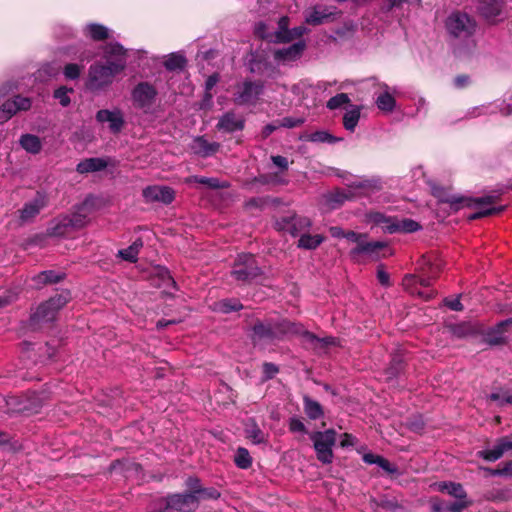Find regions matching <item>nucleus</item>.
I'll return each instance as SVG.
<instances>
[{"instance_id": "nucleus-63", "label": "nucleus", "mask_w": 512, "mask_h": 512, "mask_svg": "<svg viewBox=\"0 0 512 512\" xmlns=\"http://www.w3.org/2000/svg\"><path fill=\"white\" fill-rule=\"evenodd\" d=\"M381 457L382 456L376 454L367 453L363 455V461L367 464H378Z\"/></svg>"}, {"instance_id": "nucleus-14", "label": "nucleus", "mask_w": 512, "mask_h": 512, "mask_svg": "<svg viewBox=\"0 0 512 512\" xmlns=\"http://www.w3.org/2000/svg\"><path fill=\"white\" fill-rule=\"evenodd\" d=\"M504 0H481L478 5L480 15L489 23L495 24L503 21Z\"/></svg>"}, {"instance_id": "nucleus-43", "label": "nucleus", "mask_w": 512, "mask_h": 512, "mask_svg": "<svg viewBox=\"0 0 512 512\" xmlns=\"http://www.w3.org/2000/svg\"><path fill=\"white\" fill-rule=\"evenodd\" d=\"M185 58L183 55L178 53L170 54L164 62L165 67L168 70L174 71L182 69L185 66Z\"/></svg>"}, {"instance_id": "nucleus-49", "label": "nucleus", "mask_w": 512, "mask_h": 512, "mask_svg": "<svg viewBox=\"0 0 512 512\" xmlns=\"http://www.w3.org/2000/svg\"><path fill=\"white\" fill-rule=\"evenodd\" d=\"M84 69L83 65L66 64V79H77Z\"/></svg>"}, {"instance_id": "nucleus-27", "label": "nucleus", "mask_w": 512, "mask_h": 512, "mask_svg": "<svg viewBox=\"0 0 512 512\" xmlns=\"http://www.w3.org/2000/svg\"><path fill=\"white\" fill-rule=\"evenodd\" d=\"M19 145L22 149H24L27 153L36 155L40 153L42 149V143L38 136L34 134H22L19 138Z\"/></svg>"}, {"instance_id": "nucleus-53", "label": "nucleus", "mask_w": 512, "mask_h": 512, "mask_svg": "<svg viewBox=\"0 0 512 512\" xmlns=\"http://www.w3.org/2000/svg\"><path fill=\"white\" fill-rule=\"evenodd\" d=\"M344 238H346L348 241L355 243L357 246V245H359V242H361L363 239H367L368 236H367V234L356 233L354 231H348L345 234Z\"/></svg>"}, {"instance_id": "nucleus-54", "label": "nucleus", "mask_w": 512, "mask_h": 512, "mask_svg": "<svg viewBox=\"0 0 512 512\" xmlns=\"http://www.w3.org/2000/svg\"><path fill=\"white\" fill-rule=\"evenodd\" d=\"M468 502L465 499H460L459 501L450 504L445 508V510L449 512H462L467 506Z\"/></svg>"}, {"instance_id": "nucleus-13", "label": "nucleus", "mask_w": 512, "mask_h": 512, "mask_svg": "<svg viewBox=\"0 0 512 512\" xmlns=\"http://www.w3.org/2000/svg\"><path fill=\"white\" fill-rule=\"evenodd\" d=\"M198 507V498L194 494H174L166 499L165 508L174 512H192Z\"/></svg>"}, {"instance_id": "nucleus-15", "label": "nucleus", "mask_w": 512, "mask_h": 512, "mask_svg": "<svg viewBox=\"0 0 512 512\" xmlns=\"http://www.w3.org/2000/svg\"><path fill=\"white\" fill-rule=\"evenodd\" d=\"M264 86L261 82L245 81L238 87L234 102L239 105L252 104L263 93Z\"/></svg>"}, {"instance_id": "nucleus-47", "label": "nucleus", "mask_w": 512, "mask_h": 512, "mask_svg": "<svg viewBox=\"0 0 512 512\" xmlns=\"http://www.w3.org/2000/svg\"><path fill=\"white\" fill-rule=\"evenodd\" d=\"M489 399L497 402L499 405L512 404V393L508 391L492 393L489 395Z\"/></svg>"}, {"instance_id": "nucleus-38", "label": "nucleus", "mask_w": 512, "mask_h": 512, "mask_svg": "<svg viewBox=\"0 0 512 512\" xmlns=\"http://www.w3.org/2000/svg\"><path fill=\"white\" fill-rule=\"evenodd\" d=\"M247 438L254 444H262L267 442V434H265L255 423L248 424L245 429Z\"/></svg>"}, {"instance_id": "nucleus-30", "label": "nucleus", "mask_w": 512, "mask_h": 512, "mask_svg": "<svg viewBox=\"0 0 512 512\" xmlns=\"http://www.w3.org/2000/svg\"><path fill=\"white\" fill-rule=\"evenodd\" d=\"M403 286L411 294L417 295L425 300H428L433 296L432 291H422L419 289L417 275H406L403 279Z\"/></svg>"}, {"instance_id": "nucleus-61", "label": "nucleus", "mask_w": 512, "mask_h": 512, "mask_svg": "<svg viewBox=\"0 0 512 512\" xmlns=\"http://www.w3.org/2000/svg\"><path fill=\"white\" fill-rule=\"evenodd\" d=\"M377 279L383 286H388L389 282V274L383 269H378L377 271Z\"/></svg>"}, {"instance_id": "nucleus-45", "label": "nucleus", "mask_w": 512, "mask_h": 512, "mask_svg": "<svg viewBox=\"0 0 512 512\" xmlns=\"http://www.w3.org/2000/svg\"><path fill=\"white\" fill-rule=\"evenodd\" d=\"M89 36L94 40H104L108 38V29L100 24H90L87 26Z\"/></svg>"}, {"instance_id": "nucleus-28", "label": "nucleus", "mask_w": 512, "mask_h": 512, "mask_svg": "<svg viewBox=\"0 0 512 512\" xmlns=\"http://www.w3.org/2000/svg\"><path fill=\"white\" fill-rule=\"evenodd\" d=\"M107 166L108 161L104 158H88L77 165V171L79 173L97 172L105 169Z\"/></svg>"}, {"instance_id": "nucleus-57", "label": "nucleus", "mask_w": 512, "mask_h": 512, "mask_svg": "<svg viewBox=\"0 0 512 512\" xmlns=\"http://www.w3.org/2000/svg\"><path fill=\"white\" fill-rule=\"evenodd\" d=\"M303 123L302 119H294V118H284L281 121V126L287 127V128H294Z\"/></svg>"}, {"instance_id": "nucleus-48", "label": "nucleus", "mask_w": 512, "mask_h": 512, "mask_svg": "<svg viewBox=\"0 0 512 512\" xmlns=\"http://www.w3.org/2000/svg\"><path fill=\"white\" fill-rule=\"evenodd\" d=\"M195 493H197L198 501L201 499H218L220 497L219 491L214 488L196 489Z\"/></svg>"}, {"instance_id": "nucleus-40", "label": "nucleus", "mask_w": 512, "mask_h": 512, "mask_svg": "<svg viewBox=\"0 0 512 512\" xmlns=\"http://www.w3.org/2000/svg\"><path fill=\"white\" fill-rule=\"evenodd\" d=\"M303 336H304L305 340L307 342L311 343L314 346V348H316V349H320V348H324L326 346L337 344V340L334 337L318 338L314 334L307 332V331L303 334Z\"/></svg>"}, {"instance_id": "nucleus-6", "label": "nucleus", "mask_w": 512, "mask_h": 512, "mask_svg": "<svg viewBox=\"0 0 512 512\" xmlns=\"http://www.w3.org/2000/svg\"><path fill=\"white\" fill-rule=\"evenodd\" d=\"M64 306V298L61 295L50 298L40 304L31 315V321L35 324L52 322Z\"/></svg>"}, {"instance_id": "nucleus-29", "label": "nucleus", "mask_w": 512, "mask_h": 512, "mask_svg": "<svg viewBox=\"0 0 512 512\" xmlns=\"http://www.w3.org/2000/svg\"><path fill=\"white\" fill-rule=\"evenodd\" d=\"M192 149L195 154L201 155L203 157H207V156H210L218 151L219 144L209 143L203 137H197L193 141Z\"/></svg>"}, {"instance_id": "nucleus-56", "label": "nucleus", "mask_w": 512, "mask_h": 512, "mask_svg": "<svg viewBox=\"0 0 512 512\" xmlns=\"http://www.w3.org/2000/svg\"><path fill=\"white\" fill-rule=\"evenodd\" d=\"M378 466H380L383 470H385L387 473L389 474H395L397 473V468L396 466L392 465L387 459H385L384 457H381V459L379 460Z\"/></svg>"}, {"instance_id": "nucleus-8", "label": "nucleus", "mask_w": 512, "mask_h": 512, "mask_svg": "<svg viewBox=\"0 0 512 512\" xmlns=\"http://www.w3.org/2000/svg\"><path fill=\"white\" fill-rule=\"evenodd\" d=\"M32 106V99L22 95H15L0 105V124L6 123L18 112L28 111Z\"/></svg>"}, {"instance_id": "nucleus-39", "label": "nucleus", "mask_w": 512, "mask_h": 512, "mask_svg": "<svg viewBox=\"0 0 512 512\" xmlns=\"http://www.w3.org/2000/svg\"><path fill=\"white\" fill-rule=\"evenodd\" d=\"M304 411L306 415L313 420L319 419L323 416L321 405L309 397H304Z\"/></svg>"}, {"instance_id": "nucleus-44", "label": "nucleus", "mask_w": 512, "mask_h": 512, "mask_svg": "<svg viewBox=\"0 0 512 512\" xmlns=\"http://www.w3.org/2000/svg\"><path fill=\"white\" fill-rule=\"evenodd\" d=\"M234 461L236 465L241 469H247L251 466V456L245 448H238L235 454Z\"/></svg>"}, {"instance_id": "nucleus-32", "label": "nucleus", "mask_w": 512, "mask_h": 512, "mask_svg": "<svg viewBox=\"0 0 512 512\" xmlns=\"http://www.w3.org/2000/svg\"><path fill=\"white\" fill-rule=\"evenodd\" d=\"M323 241V236L319 234L311 235L308 232H306L300 236L298 240V247L302 249L312 250L316 249Z\"/></svg>"}, {"instance_id": "nucleus-18", "label": "nucleus", "mask_w": 512, "mask_h": 512, "mask_svg": "<svg viewBox=\"0 0 512 512\" xmlns=\"http://www.w3.org/2000/svg\"><path fill=\"white\" fill-rule=\"evenodd\" d=\"M96 120L101 123H108L109 130L117 134L124 126L123 113L119 109H102L96 113Z\"/></svg>"}, {"instance_id": "nucleus-35", "label": "nucleus", "mask_w": 512, "mask_h": 512, "mask_svg": "<svg viewBox=\"0 0 512 512\" xmlns=\"http://www.w3.org/2000/svg\"><path fill=\"white\" fill-rule=\"evenodd\" d=\"M438 489L440 491L447 492L449 495H451L459 500L466 498V492L463 489V486L459 483L441 482L438 484Z\"/></svg>"}, {"instance_id": "nucleus-33", "label": "nucleus", "mask_w": 512, "mask_h": 512, "mask_svg": "<svg viewBox=\"0 0 512 512\" xmlns=\"http://www.w3.org/2000/svg\"><path fill=\"white\" fill-rule=\"evenodd\" d=\"M243 305L237 299H223L214 304L213 309L217 312L228 314L234 311H239Z\"/></svg>"}, {"instance_id": "nucleus-41", "label": "nucleus", "mask_w": 512, "mask_h": 512, "mask_svg": "<svg viewBox=\"0 0 512 512\" xmlns=\"http://www.w3.org/2000/svg\"><path fill=\"white\" fill-rule=\"evenodd\" d=\"M142 247L141 241H135L129 247L119 250V256L129 262H136L140 248Z\"/></svg>"}, {"instance_id": "nucleus-51", "label": "nucleus", "mask_w": 512, "mask_h": 512, "mask_svg": "<svg viewBox=\"0 0 512 512\" xmlns=\"http://www.w3.org/2000/svg\"><path fill=\"white\" fill-rule=\"evenodd\" d=\"M279 369L278 367L273 363H264L263 364V379L269 380L272 379L277 373Z\"/></svg>"}, {"instance_id": "nucleus-20", "label": "nucleus", "mask_w": 512, "mask_h": 512, "mask_svg": "<svg viewBox=\"0 0 512 512\" xmlns=\"http://www.w3.org/2000/svg\"><path fill=\"white\" fill-rule=\"evenodd\" d=\"M306 48V44L304 41H299L297 43L292 44L287 48L278 49L274 52V59L278 63L287 64L299 59L304 50Z\"/></svg>"}, {"instance_id": "nucleus-19", "label": "nucleus", "mask_w": 512, "mask_h": 512, "mask_svg": "<svg viewBox=\"0 0 512 512\" xmlns=\"http://www.w3.org/2000/svg\"><path fill=\"white\" fill-rule=\"evenodd\" d=\"M510 450H512V440L508 437H501L496 440L492 448L479 451L478 456L486 461L494 462Z\"/></svg>"}, {"instance_id": "nucleus-25", "label": "nucleus", "mask_w": 512, "mask_h": 512, "mask_svg": "<svg viewBox=\"0 0 512 512\" xmlns=\"http://www.w3.org/2000/svg\"><path fill=\"white\" fill-rule=\"evenodd\" d=\"M62 279V276L60 274H56L52 270H45L37 275H34L30 279L29 286L33 289H41L46 284H53L57 283Z\"/></svg>"}, {"instance_id": "nucleus-17", "label": "nucleus", "mask_w": 512, "mask_h": 512, "mask_svg": "<svg viewBox=\"0 0 512 512\" xmlns=\"http://www.w3.org/2000/svg\"><path fill=\"white\" fill-rule=\"evenodd\" d=\"M512 330V318L501 321L495 327L488 329L484 339L489 345H500L507 341Z\"/></svg>"}, {"instance_id": "nucleus-46", "label": "nucleus", "mask_w": 512, "mask_h": 512, "mask_svg": "<svg viewBox=\"0 0 512 512\" xmlns=\"http://www.w3.org/2000/svg\"><path fill=\"white\" fill-rule=\"evenodd\" d=\"M350 99L346 93H339L334 97L330 98L327 102V108L330 110H335L342 107L345 104H348Z\"/></svg>"}, {"instance_id": "nucleus-24", "label": "nucleus", "mask_w": 512, "mask_h": 512, "mask_svg": "<svg viewBox=\"0 0 512 512\" xmlns=\"http://www.w3.org/2000/svg\"><path fill=\"white\" fill-rule=\"evenodd\" d=\"M495 201V197L493 196H486V197H478L473 199V202L479 207V211L472 214L469 219H478L481 217L489 216L492 214H496L502 211L503 208L499 207H491V208H485L484 206L490 205Z\"/></svg>"}, {"instance_id": "nucleus-21", "label": "nucleus", "mask_w": 512, "mask_h": 512, "mask_svg": "<svg viewBox=\"0 0 512 512\" xmlns=\"http://www.w3.org/2000/svg\"><path fill=\"white\" fill-rule=\"evenodd\" d=\"M333 15L331 8L315 5L305 11V22L309 25L317 26L326 22Z\"/></svg>"}, {"instance_id": "nucleus-7", "label": "nucleus", "mask_w": 512, "mask_h": 512, "mask_svg": "<svg viewBox=\"0 0 512 512\" xmlns=\"http://www.w3.org/2000/svg\"><path fill=\"white\" fill-rule=\"evenodd\" d=\"M45 399L43 393L33 391L27 395L11 399L8 404L15 412L34 414L38 412Z\"/></svg>"}, {"instance_id": "nucleus-34", "label": "nucleus", "mask_w": 512, "mask_h": 512, "mask_svg": "<svg viewBox=\"0 0 512 512\" xmlns=\"http://www.w3.org/2000/svg\"><path fill=\"white\" fill-rule=\"evenodd\" d=\"M289 26V18L287 16L281 17L278 21V29L273 36V41L278 43H287L289 42V34L290 29Z\"/></svg>"}, {"instance_id": "nucleus-50", "label": "nucleus", "mask_w": 512, "mask_h": 512, "mask_svg": "<svg viewBox=\"0 0 512 512\" xmlns=\"http://www.w3.org/2000/svg\"><path fill=\"white\" fill-rule=\"evenodd\" d=\"M312 142H335L336 139L326 131H317L309 136Z\"/></svg>"}, {"instance_id": "nucleus-12", "label": "nucleus", "mask_w": 512, "mask_h": 512, "mask_svg": "<svg viewBox=\"0 0 512 512\" xmlns=\"http://www.w3.org/2000/svg\"><path fill=\"white\" fill-rule=\"evenodd\" d=\"M98 199L93 196H88L85 200L75 207L72 212L69 223L73 227H83L89 221L90 214L96 209Z\"/></svg>"}, {"instance_id": "nucleus-4", "label": "nucleus", "mask_w": 512, "mask_h": 512, "mask_svg": "<svg viewBox=\"0 0 512 512\" xmlns=\"http://www.w3.org/2000/svg\"><path fill=\"white\" fill-rule=\"evenodd\" d=\"M261 269L251 254L238 255L231 272L235 280L246 283L261 275Z\"/></svg>"}, {"instance_id": "nucleus-31", "label": "nucleus", "mask_w": 512, "mask_h": 512, "mask_svg": "<svg viewBox=\"0 0 512 512\" xmlns=\"http://www.w3.org/2000/svg\"><path fill=\"white\" fill-rule=\"evenodd\" d=\"M327 83H318L316 86L311 85L307 82H300L293 86L292 91L294 94L300 95L302 94V98H308L309 95L316 94L317 89H326Z\"/></svg>"}, {"instance_id": "nucleus-10", "label": "nucleus", "mask_w": 512, "mask_h": 512, "mask_svg": "<svg viewBox=\"0 0 512 512\" xmlns=\"http://www.w3.org/2000/svg\"><path fill=\"white\" fill-rule=\"evenodd\" d=\"M48 204L47 195L44 192L38 191L36 195L24 203L23 207L19 210V219L21 224H28L35 220L42 209Z\"/></svg>"}, {"instance_id": "nucleus-62", "label": "nucleus", "mask_w": 512, "mask_h": 512, "mask_svg": "<svg viewBox=\"0 0 512 512\" xmlns=\"http://www.w3.org/2000/svg\"><path fill=\"white\" fill-rule=\"evenodd\" d=\"M493 475H506L512 474V461L505 463L503 469L492 471Z\"/></svg>"}, {"instance_id": "nucleus-26", "label": "nucleus", "mask_w": 512, "mask_h": 512, "mask_svg": "<svg viewBox=\"0 0 512 512\" xmlns=\"http://www.w3.org/2000/svg\"><path fill=\"white\" fill-rule=\"evenodd\" d=\"M381 88L383 89V92L378 95L376 98V106L378 109L384 112H392L395 108L396 101L393 97V94L395 92V89L391 91L388 85L382 84Z\"/></svg>"}, {"instance_id": "nucleus-9", "label": "nucleus", "mask_w": 512, "mask_h": 512, "mask_svg": "<svg viewBox=\"0 0 512 512\" xmlns=\"http://www.w3.org/2000/svg\"><path fill=\"white\" fill-rule=\"evenodd\" d=\"M311 226L312 222L309 218L296 215L282 217L275 222L277 230L288 232L294 237L308 232Z\"/></svg>"}, {"instance_id": "nucleus-1", "label": "nucleus", "mask_w": 512, "mask_h": 512, "mask_svg": "<svg viewBox=\"0 0 512 512\" xmlns=\"http://www.w3.org/2000/svg\"><path fill=\"white\" fill-rule=\"evenodd\" d=\"M105 53L115 56V59L107 60L105 64L97 62L90 66L86 85L91 91H101L110 86L116 75L126 66L125 50L120 44L107 45Z\"/></svg>"}, {"instance_id": "nucleus-22", "label": "nucleus", "mask_w": 512, "mask_h": 512, "mask_svg": "<svg viewBox=\"0 0 512 512\" xmlns=\"http://www.w3.org/2000/svg\"><path fill=\"white\" fill-rule=\"evenodd\" d=\"M385 247V243L380 241H367V239H363L359 242V245L354 247L350 251V255L352 258H357L360 255H367L373 257L377 254L379 250Z\"/></svg>"}, {"instance_id": "nucleus-2", "label": "nucleus", "mask_w": 512, "mask_h": 512, "mask_svg": "<svg viewBox=\"0 0 512 512\" xmlns=\"http://www.w3.org/2000/svg\"><path fill=\"white\" fill-rule=\"evenodd\" d=\"M365 222L382 228L385 233H412L420 229V225L412 219H399L387 216L378 211L365 214Z\"/></svg>"}, {"instance_id": "nucleus-60", "label": "nucleus", "mask_w": 512, "mask_h": 512, "mask_svg": "<svg viewBox=\"0 0 512 512\" xmlns=\"http://www.w3.org/2000/svg\"><path fill=\"white\" fill-rule=\"evenodd\" d=\"M445 304L454 311H461L463 310V305L461 304L460 300L458 298L451 299V300H445Z\"/></svg>"}, {"instance_id": "nucleus-3", "label": "nucleus", "mask_w": 512, "mask_h": 512, "mask_svg": "<svg viewBox=\"0 0 512 512\" xmlns=\"http://www.w3.org/2000/svg\"><path fill=\"white\" fill-rule=\"evenodd\" d=\"M317 459L323 464H330L333 461V446L336 442V432L333 429L313 432L310 434Z\"/></svg>"}, {"instance_id": "nucleus-55", "label": "nucleus", "mask_w": 512, "mask_h": 512, "mask_svg": "<svg viewBox=\"0 0 512 512\" xmlns=\"http://www.w3.org/2000/svg\"><path fill=\"white\" fill-rule=\"evenodd\" d=\"M289 429L292 432H306L305 425L303 422L298 418H291L289 422Z\"/></svg>"}, {"instance_id": "nucleus-23", "label": "nucleus", "mask_w": 512, "mask_h": 512, "mask_svg": "<svg viewBox=\"0 0 512 512\" xmlns=\"http://www.w3.org/2000/svg\"><path fill=\"white\" fill-rule=\"evenodd\" d=\"M217 128L227 133L239 131L244 128V120L237 118L234 113L228 112L219 119Z\"/></svg>"}, {"instance_id": "nucleus-59", "label": "nucleus", "mask_w": 512, "mask_h": 512, "mask_svg": "<svg viewBox=\"0 0 512 512\" xmlns=\"http://www.w3.org/2000/svg\"><path fill=\"white\" fill-rule=\"evenodd\" d=\"M271 159L277 167H279L283 170H286L288 168V161L285 157L277 155V156H272Z\"/></svg>"}, {"instance_id": "nucleus-42", "label": "nucleus", "mask_w": 512, "mask_h": 512, "mask_svg": "<svg viewBox=\"0 0 512 512\" xmlns=\"http://www.w3.org/2000/svg\"><path fill=\"white\" fill-rule=\"evenodd\" d=\"M186 182H197L213 189L226 188V182H221L217 178L192 176L186 179Z\"/></svg>"}, {"instance_id": "nucleus-37", "label": "nucleus", "mask_w": 512, "mask_h": 512, "mask_svg": "<svg viewBox=\"0 0 512 512\" xmlns=\"http://www.w3.org/2000/svg\"><path fill=\"white\" fill-rule=\"evenodd\" d=\"M360 119V108L354 106L352 109L346 111L343 117V125L346 130L353 132Z\"/></svg>"}, {"instance_id": "nucleus-16", "label": "nucleus", "mask_w": 512, "mask_h": 512, "mask_svg": "<svg viewBox=\"0 0 512 512\" xmlns=\"http://www.w3.org/2000/svg\"><path fill=\"white\" fill-rule=\"evenodd\" d=\"M157 95L156 89L147 82L139 83L132 91V100L136 107L148 109Z\"/></svg>"}, {"instance_id": "nucleus-52", "label": "nucleus", "mask_w": 512, "mask_h": 512, "mask_svg": "<svg viewBox=\"0 0 512 512\" xmlns=\"http://www.w3.org/2000/svg\"><path fill=\"white\" fill-rule=\"evenodd\" d=\"M253 331L259 337H270L272 335L271 329L263 323L256 324Z\"/></svg>"}, {"instance_id": "nucleus-36", "label": "nucleus", "mask_w": 512, "mask_h": 512, "mask_svg": "<svg viewBox=\"0 0 512 512\" xmlns=\"http://www.w3.org/2000/svg\"><path fill=\"white\" fill-rule=\"evenodd\" d=\"M347 199H349V195L345 192L336 191L333 193H328L324 195L325 205L329 210H333L342 205Z\"/></svg>"}, {"instance_id": "nucleus-64", "label": "nucleus", "mask_w": 512, "mask_h": 512, "mask_svg": "<svg viewBox=\"0 0 512 512\" xmlns=\"http://www.w3.org/2000/svg\"><path fill=\"white\" fill-rule=\"evenodd\" d=\"M453 333L459 337L467 336L470 333V327L465 325L457 326L453 329Z\"/></svg>"}, {"instance_id": "nucleus-5", "label": "nucleus", "mask_w": 512, "mask_h": 512, "mask_svg": "<svg viewBox=\"0 0 512 512\" xmlns=\"http://www.w3.org/2000/svg\"><path fill=\"white\" fill-rule=\"evenodd\" d=\"M446 28L454 37L467 38L475 32L476 23L467 14L455 12L447 18Z\"/></svg>"}, {"instance_id": "nucleus-11", "label": "nucleus", "mask_w": 512, "mask_h": 512, "mask_svg": "<svg viewBox=\"0 0 512 512\" xmlns=\"http://www.w3.org/2000/svg\"><path fill=\"white\" fill-rule=\"evenodd\" d=\"M142 196L147 203L168 205L175 199V191L169 186L151 185L143 189Z\"/></svg>"}, {"instance_id": "nucleus-58", "label": "nucleus", "mask_w": 512, "mask_h": 512, "mask_svg": "<svg viewBox=\"0 0 512 512\" xmlns=\"http://www.w3.org/2000/svg\"><path fill=\"white\" fill-rule=\"evenodd\" d=\"M306 32H307V29L304 26H299V27H295L293 29H290L289 42L292 41L295 38H300Z\"/></svg>"}]
</instances>
